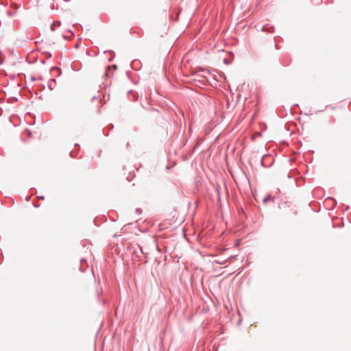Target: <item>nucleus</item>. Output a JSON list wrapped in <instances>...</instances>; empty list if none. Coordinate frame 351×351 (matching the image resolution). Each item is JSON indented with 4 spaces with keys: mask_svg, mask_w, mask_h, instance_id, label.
I'll use <instances>...</instances> for the list:
<instances>
[{
    "mask_svg": "<svg viewBox=\"0 0 351 351\" xmlns=\"http://www.w3.org/2000/svg\"><path fill=\"white\" fill-rule=\"evenodd\" d=\"M128 97L131 101H135L138 98V95L136 92L130 90L128 93Z\"/></svg>",
    "mask_w": 351,
    "mask_h": 351,
    "instance_id": "nucleus-1",
    "label": "nucleus"
},
{
    "mask_svg": "<svg viewBox=\"0 0 351 351\" xmlns=\"http://www.w3.org/2000/svg\"><path fill=\"white\" fill-rule=\"evenodd\" d=\"M8 14H9L10 16H12V13H10V12H8Z\"/></svg>",
    "mask_w": 351,
    "mask_h": 351,
    "instance_id": "nucleus-25",
    "label": "nucleus"
},
{
    "mask_svg": "<svg viewBox=\"0 0 351 351\" xmlns=\"http://www.w3.org/2000/svg\"><path fill=\"white\" fill-rule=\"evenodd\" d=\"M55 23H56L55 25H57V26H60L61 25V22L60 21H56Z\"/></svg>",
    "mask_w": 351,
    "mask_h": 351,
    "instance_id": "nucleus-13",
    "label": "nucleus"
},
{
    "mask_svg": "<svg viewBox=\"0 0 351 351\" xmlns=\"http://www.w3.org/2000/svg\"><path fill=\"white\" fill-rule=\"evenodd\" d=\"M75 146L78 147H80V145L77 143H75Z\"/></svg>",
    "mask_w": 351,
    "mask_h": 351,
    "instance_id": "nucleus-21",
    "label": "nucleus"
},
{
    "mask_svg": "<svg viewBox=\"0 0 351 351\" xmlns=\"http://www.w3.org/2000/svg\"><path fill=\"white\" fill-rule=\"evenodd\" d=\"M203 77H207V76H206V73H204V74L203 75Z\"/></svg>",
    "mask_w": 351,
    "mask_h": 351,
    "instance_id": "nucleus-22",
    "label": "nucleus"
},
{
    "mask_svg": "<svg viewBox=\"0 0 351 351\" xmlns=\"http://www.w3.org/2000/svg\"><path fill=\"white\" fill-rule=\"evenodd\" d=\"M141 252H142V253H144V252H143V249H142L141 247Z\"/></svg>",
    "mask_w": 351,
    "mask_h": 351,
    "instance_id": "nucleus-26",
    "label": "nucleus"
},
{
    "mask_svg": "<svg viewBox=\"0 0 351 351\" xmlns=\"http://www.w3.org/2000/svg\"><path fill=\"white\" fill-rule=\"evenodd\" d=\"M329 199H332L335 202V204H337L336 201L332 197H329Z\"/></svg>",
    "mask_w": 351,
    "mask_h": 351,
    "instance_id": "nucleus-19",
    "label": "nucleus"
},
{
    "mask_svg": "<svg viewBox=\"0 0 351 351\" xmlns=\"http://www.w3.org/2000/svg\"><path fill=\"white\" fill-rule=\"evenodd\" d=\"M67 32H69L71 35L69 36H66V35L63 34L62 38L64 39H71V38H73L75 36L74 33L71 30L68 29Z\"/></svg>",
    "mask_w": 351,
    "mask_h": 351,
    "instance_id": "nucleus-5",
    "label": "nucleus"
},
{
    "mask_svg": "<svg viewBox=\"0 0 351 351\" xmlns=\"http://www.w3.org/2000/svg\"><path fill=\"white\" fill-rule=\"evenodd\" d=\"M29 199V197H26V200L28 201Z\"/></svg>",
    "mask_w": 351,
    "mask_h": 351,
    "instance_id": "nucleus-24",
    "label": "nucleus"
},
{
    "mask_svg": "<svg viewBox=\"0 0 351 351\" xmlns=\"http://www.w3.org/2000/svg\"><path fill=\"white\" fill-rule=\"evenodd\" d=\"M96 99H97V97H95H95H93L92 98V101H93L94 100H96Z\"/></svg>",
    "mask_w": 351,
    "mask_h": 351,
    "instance_id": "nucleus-18",
    "label": "nucleus"
},
{
    "mask_svg": "<svg viewBox=\"0 0 351 351\" xmlns=\"http://www.w3.org/2000/svg\"><path fill=\"white\" fill-rule=\"evenodd\" d=\"M110 67L113 68L114 70H116L117 69V66L116 64H112V66H109L108 69H110Z\"/></svg>",
    "mask_w": 351,
    "mask_h": 351,
    "instance_id": "nucleus-11",
    "label": "nucleus"
},
{
    "mask_svg": "<svg viewBox=\"0 0 351 351\" xmlns=\"http://www.w3.org/2000/svg\"><path fill=\"white\" fill-rule=\"evenodd\" d=\"M109 127H110V129H111V130H112L114 128L113 124H110Z\"/></svg>",
    "mask_w": 351,
    "mask_h": 351,
    "instance_id": "nucleus-15",
    "label": "nucleus"
},
{
    "mask_svg": "<svg viewBox=\"0 0 351 351\" xmlns=\"http://www.w3.org/2000/svg\"><path fill=\"white\" fill-rule=\"evenodd\" d=\"M38 199H44L45 197L43 195L38 196Z\"/></svg>",
    "mask_w": 351,
    "mask_h": 351,
    "instance_id": "nucleus-14",
    "label": "nucleus"
},
{
    "mask_svg": "<svg viewBox=\"0 0 351 351\" xmlns=\"http://www.w3.org/2000/svg\"><path fill=\"white\" fill-rule=\"evenodd\" d=\"M269 199V196H268V197H265V198L263 199V203H266V202L268 201V199Z\"/></svg>",
    "mask_w": 351,
    "mask_h": 351,
    "instance_id": "nucleus-12",
    "label": "nucleus"
},
{
    "mask_svg": "<svg viewBox=\"0 0 351 351\" xmlns=\"http://www.w3.org/2000/svg\"><path fill=\"white\" fill-rule=\"evenodd\" d=\"M51 71H57V72H58L57 77L60 76V75H61V74H62L61 69H60V68H59V67H57V66H53V67L51 69Z\"/></svg>",
    "mask_w": 351,
    "mask_h": 351,
    "instance_id": "nucleus-6",
    "label": "nucleus"
},
{
    "mask_svg": "<svg viewBox=\"0 0 351 351\" xmlns=\"http://www.w3.org/2000/svg\"><path fill=\"white\" fill-rule=\"evenodd\" d=\"M69 155L71 157H74V156L73 155V152H70Z\"/></svg>",
    "mask_w": 351,
    "mask_h": 351,
    "instance_id": "nucleus-16",
    "label": "nucleus"
},
{
    "mask_svg": "<svg viewBox=\"0 0 351 351\" xmlns=\"http://www.w3.org/2000/svg\"><path fill=\"white\" fill-rule=\"evenodd\" d=\"M43 53L47 58H51L52 57V54L49 51H45Z\"/></svg>",
    "mask_w": 351,
    "mask_h": 351,
    "instance_id": "nucleus-7",
    "label": "nucleus"
},
{
    "mask_svg": "<svg viewBox=\"0 0 351 351\" xmlns=\"http://www.w3.org/2000/svg\"><path fill=\"white\" fill-rule=\"evenodd\" d=\"M56 82V79L51 78L48 82V88L49 90H52L54 88V85Z\"/></svg>",
    "mask_w": 351,
    "mask_h": 351,
    "instance_id": "nucleus-3",
    "label": "nucleus"
},
{
    "mask_svg": "<svg viewBox=\"0 0 351 351\" xmlns=\"http://www.w3.org/2000/svg\"><path fill=\"white\" fill-rule=\"evenodd\" d=\"M105 76H106V77H108V71H106L105 72Z\"/></svg>",
    "mask_w": 351,
    "mask_h": 351,
    "instance_id": "nucleus-17",
    "label": "nucleus"
},
{
    "mask_svg": "<svg viewBox=\"0 0 351 351\" xmlns=\"http://www.w3.org/2000/svg\"><path fill=\"white\" fill-rule=\"evenodd\" d=\"M109 53L112 54V56L108 58V60L111 61L114 58L115 54H114V53L113 51H109Z\"/></svg>",
    "mask_w": 351,
    "mask_h": 351,
    "instance_id": "nucleus-8",
    "label": "nucleus"
},
{
    "mask_svg": "<svg viewBox=\"0 0 351 351\" xmlns=\"http://www.w3.org/2000/svg\"><path fill=\"white\" fill-rule=\"evenodd\" d=\"M223 61H224L225 63H227L226 59H224Z\"/></svg>",
    "mask_w": 351,
    "mask_h": 351,
    "instance_id": "nucleus-23",
    "label": "nucleus"
},
{
    "mask_svg": "<svg viewBox=\"0 0 351 351\" xmlns=\"http://www.w3.org/2000/svg\"><path fill=\"white\" fill-rule=\"evenodd\" d=\"M103 133L104 134V135H106V136H108V133L105 134V133H104V130H103Z\"/></svg>",
    "mask_w": 351,
    "mask_h": 351,
    "instance_id": "nucleus-20",
    "label": "nucleus"
},
{
    "mask_svg": "<svg viewBox=\"0 0 351 351\" xmlns=\"http://www.w3.org/2000/svg\"><path fill=\"white\" fill-rule=\"evenodd\" d=\"M262 30H263V32H269V33H273L274 31V26H271L269 24H266V25L263 26Z\"/></svg>",
    "mask_w": 351,
    "mask_h": 351,
    "instance_id": "nucleus-2",
    "label": "nucleus"
},
{
    "mask_svg": "<svg viewBox=\"0 0 351 351\" xmlns=\"http://www.w3.org/2000/svg\"><path fill=\"white\" fill-rule=\"evenodd\" d=\"M55 23H56L55 22H53V23H52V24H51V25L50 29H51V30L52 32L55 31Z\"/></svg>",
    "mask_w": 351,
    "mask_h": 351,
    "instance_id": "nucleus-9",
    "label": "nucleus"
},
{
    "mask_svg": "<svg viewBox=\"0 0 351 351\" xmlns=\"http://www.w3.org/2000/svg\"><path fill=\"white\" fill-rule=\"evenodd\" d=\"M271 158V156L270 155H265V156H263V158H262V160H261V165H262L263 167H269V165H270L269 164H268V165L265 164V162H264V161H265V160L266 158Z\"/></svg>",
    "mask_w": 351,
    "mask_h": 351,
    "instance_id": "nucleus-4",
    "label": "nucleus"
},
{
    "mask_svg": "<svg viewBox=\"0 0 351 351\" xmlns=\"http://www.w3.org/2000/svg\"><path fill=\"white\" fill-rule=\"evenodd\" d=\"M136 213L140 215L142 213V210L139 208H136L135 210Z\"/></svg>",
    "mask_w": 351,
    "mask_h": 351,
    "instance_id": "nucleus-10",
    "label": "nucleus"
}]
</instances>
